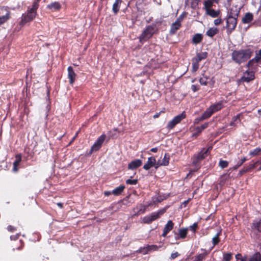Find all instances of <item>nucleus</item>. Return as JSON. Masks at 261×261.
Segmentation results:
<instances>
[{
  "label": "nucleus",
  "instance_id": "f257e3e1",
  "mask_svg": "<svg viewBox=\"0 0 261 261\" xmlns=\"http://www.w3.org/2000/svg\"><path fill=\"white\" fill-rule=\"evenodd\" d=\"M239 11L237 9L234 11L231 9L229 15L226 20V29L228 34H230L236 28L237 24V19Z\"/></svg>",
  "mask_w": 261,
  "mask_h": 261
},
{
  "label": "nucleus",
  "instance_id": "f03ea898",
  "mask_svg": "<svg viewBox=\"0 0 261 261\" xmlns=\"http://www.w3.org/2000/svg\"><path fill=\"white\" fill-rule=\"evenodd\" d=\"M223 101H221L217 103L211 105L206 109L201 116L197 118L196 120L199 122L208 118L213 113L221 110L223 107Z\"/></svg>",
  "mask_w": 261,
  "mask_h": 261
},
{
  "label": "nucleus",
  "instance_id": "7ed1b4c3",
  "mask_svg": "<svg viewBox=\"0 0 261 261\" xmlns=\"http://www.w3.org/2000/svg\"><path fill=\"white\" fill-rule=\"evenodd\" d=\"M37 9V3L33 4L32 8L28 9L27 13L22 15L20 24L23 25L27 22L33 20L36 16Z\"/></svg>",
  "mask_w": 261,
  "mask_h": 261
},
{
  "label": "nucleus",
  "instance_id": "20e7f679",
  "mask_svg": "<svg viewBox=\"0 0 261 261\" xmlns=\"http://www.w3.org/2000/svg\"><path fill=\"white\" fill-rule=\"evenodd\" d=\"M250 56V51L248 50H234L232 54L233 60L238 63L245 61Z\"/></svg>",
  "mask_w": 261,
  "mask_h": 261
},
{
  "label": "nucleus",
  "instance_id": "39448f33",
  "mask_svg": "<svg viewBox=\"0 0 261 261\" xmlns=\"http://www.w3.org/2000/svg\"><path fill=\"white\" fill-rule=\"evenodd\" d=\"M155 31V28L152 25H148L143 32L140 36V41L142 42L150 38Z\"/></svg>",
  "mask_w": 261,
  "mask_h": 261
},
{
  "label": "nucleus",
  "instance_id": "423d86ee",
  "mask_svg": "<svg viewBox=\"0 0 261 261\" xmlns=\"http://www.w3.org/2000/svg\"><path fill=\"white\" fill-rule=\"evenodd\" d=\"M164 212V210H161L158 212L153 213L149 215L143 217L142 221L144 223H150L151 222L159 218Z\"/></svg>",
  "mask_w": 261,
  "mask_h": 261
},
{
  "label": "nucleus",
  "instance_id": "0eeeda50",
  "mask_svg": "<svg viewBox=\"0 0 261 261\" xmlns=\"http://www.w3.org/2000/svg\"><path fill=\"white\" fill-rule=\"evenodd\" d=\"M186 117L185 112L178 115L174 117L171 121H170L167 124V128L169 129H172L177 124L179 123L182 119Z\"/></svg>",
  "mask_w": 261,
  "mask_h": 261
},
{
  "label": "nucleus",
  "instance_id": "6e6552de",
  "mask_svg": "<svg viewBox=\"0 0 261 261\" xmlns=\"http://www.w3.org/2000/svg\"><path fill=\"white\" fill-rule=\"evenodd\" d=\"M106 138V136L105 134H102L100 136H99L91 147L90 151L93 152L98 150L101 147Z\"/></svg>",
  "mask_w": 261,
  "mask_h": 261
},
{
  "label": "nucleus",
  "instance_id": "1a4fd4ad",
  "mask_svg": "<svg viewBox=\"0 0 261 261\" xmlns=\"http://www.w3.org/2000/svg\"><path fill=\"white\" fill-rule=\"evenodd\" d=\"M257 63H261V51H259L254 59L250 60L247 66L251 69H254L257 66Z\"/></svg>",
  "mask_w": 261,
  "mask_h": 261
},
{
  "label": "nucleus",
  "instance_id": "9d476101",
  "mask_svg": "<svg viewBox=\"0 0 261 261\" xmlns=\"http://www.w3.org/2000/svg\"><path fill=\"white\" fill-rule=\"evenodd\" d=\"M157 166V161L155 159L153 156H150L148 158L147 161L143 166L144 169L145 170H149L150 168L154 167L155 168H158Z\"/></svg>",
  "mask_w": 261,
  "mask_h": 261
},
{
  "label": "nucleus",
  "instance_id": "9b49d317",
  "mask_svg": "<svg viewBox=\"0 0 261 261\" xmlns=\"http://www.w3.org/2000/svg\"><path fill=\"white\" fill-rule=\"evenodd\" d=\"M182 17L181 16H180L177 19L175 22L172 23L170 29L171 33L174 34L180 28L181 26L180 22L182 21Z\"/></svg>",
  "mask_w": 261,
  "mask_h": 261
},
{
  "label": "nucleus",
  "instance_id": "f8f14e48",
  "mask_svg": "<svg viewBox=\"0 0 261 261\" xmlns=\"http://www.w3.org/2000/svg\"><path fill=\"white\" fill-rule=\"evenodd\" d=\"M254 75L253 71H246L244 73L243 76L242 77L243 82H249L254 79Z\"/></svg>",
  "mask_w": 261,
  "mask_h": 261
},
{
  "label": "nucleus",
  "instance_id": "ddd939ff",
  "mask_svg": "<svg viewBox=\"0 0 261 261\" xmlns=\"http://www.w3.org/2000/svg\"><path fill=\"white\" fill-rule=\"evenodd\" d=\"M170 156L168 153H165L162 160H159L157 161L156 167L161 166H167L169 163Z\"/></svg>",
  "mask_w": 261,
  "mask_h": 261
},
{
  "label": "nucleus",
  "instance_id": "4468645a",
  "mask_svg": "<svg viewBox=\"0 0 261 261\" xmlns=\"http://www.w3.org/2000/svg\"><path fill=\"white\" fill-rule=\"evenodd\" d=\"M174 226V223L171 220H169L165 226L162 236L166 237L167 233L171 231Z\"/></svg>",
  "mask_w": 261,
  "mask_h": 261
},
{
  "label": "nucleus",
  "instance_id": "2eb2a0df",
  "mask_svg": "<svg viewBox=\"0 0 261 261\" xmlns=\"http://www.w3.org/2000/svg\"><path fill=\"white\" fill-rule=\"evenodd\" d=\"M67 70H68V77L69 79L70 84L72 85L74 82L75 78L76 76V74L75 73L74 71H73V68L71 66L68 67Z\"/></svg>",
  "mask_w": 261,
  "mask_h": 261
},
{
  "label": "nucleus",
  "instance_id": "dca6fc26",
  "mask_svg": "<svg viewBox=\"0 0 261 261\" xmlns=\"http://www.w3.org/2000/svg\"><path fill=\"white\" fill-rule=\"evenodd\" d=\"M212 149V147H210L207 149H203L201 152L199 153V154L197 155V160H201L203 159H204L206 156H207L210 152V150Z\"/></svg>",
  "mask_w": 261,
  "mask_h": 261
},
{
  "label": "nucleus",
  "instance_id": "f3484780",
  "mask_svg": "<svg viewBox=\"0 0 261 261\" xmlns=\"http://www.w3.org/2000/svg\"><path fill=\"white\" fill-rule=\"evenodd\" d=\"M253 19V15L251 13L248 12L245 14L242 19V21L244 24L250 23Z\"/></svg>",
  "mask_w": 261,
  "mask_h": 261
},
{
  "label": "nucleus",
  "instance_id": "a211bd4d",
  "mask_svg": "<svg viewBox=\"0 0 261 261\" xmlns=\"http://www.w3.org/2000/svg\"><path fill=\"white\" fill-rule=\"evenodd\" d=\"M142 164L141 160L138 159L135 160L132 162H131L128 164V168L130 169H135L139 167H140Z\"/></svg>",
  "mask_w": 261,
  "mask_h": 261
},
{
  "label": "nucleus",
  "instance_id": "6ab92c4d",
  "mask_svg": "<svg viewBox=\"0 0 261 261\" xmlns=\"http://www.w3.org/2000/svg\"><path fill=\"white\" fill-rule=\"evenodd\" d=\"M206 14L212 17H217L220 14V11H216L212 8L205 10Z\"/></svg>",
  "mask_w": 261,
  "mask_h": 261
},
{
  "label": "nucleus",
  "instance_id": "aec40b11",
  "mask_svg": "<svg viewBox=\"0 0 261 261\" xmlns=\"http://www.w3.org/2000/svg\"><path fill=\"white\" fill-rule=\"evenodd\" d=\"M48 9H50L53 11L58 10L61 8V5L58 2H54L47 6Z\"/></svg>",
  "mask_w": 261,
  "mask_h": 261
},
{
  "label": "nucleus",
  "instance_id": "412c9836",
  "mask_svg": "<svg viewBox=\"0 0 261 261\" xmlns=\"http://www.w3.org/2000/svg\"><path fill=\"white\" fill-rule=\"evenodd\" d=\"M202 39V36L200 34H196L194 35L192 38V42L194 44H198L199 43Z\"/></svg>",
  "mask_w": 261,
  "mask_h": 261
},
{
  "label": "nucleus",
  "instance_id": "4be33fe9",
  "mask_svg": "<svg viewBox=\"0 0 261 261\" xmlns=\"http://www.w3.org/2000/svg\"><path fill=\"white\" fill-rule=\"evenodd\" d=\"M218 33V30L217 28L213 27L209 29L206 32V35L211 37H213L214 35Z\"/></svg>",
  "mask_w": 261,
  "mask_h": 261
},
{
  "label": "nucleus",
  "instance_id": "5701e85b",
  "mask_svg": "<svg viewBox=\"0 0 261 261\" xmlns=\"http://www.w3.org/2000/svg\"><path fill=\"white\" fill-rule=\"evenodd\" d=\"M248 261H261V255L258 252H256L250 256Z\"/></svg>",
  "mask_w": 261,
  "mask_h": 261
},
{
  "label": "nucleus",
  "instance_id": "b1692460",
  "mask_svg": "<svg viewBox=\"0 0 261 261\" xmlns=\"http://www.w3.org/2000/svg\"><path fill=\"white\" fill-rule=\"evenodd\" d=\"M125 186L123 185H120L118 187H117L113 190L112 193L115 195H120L122 191L124 190Z\"/></svg>",
  "mask_w": 261,
  "mask_h": 261
},
{
  "label": "nucleus",
  "instance_id": "393cba45",
  "mask_svg": "<svg viewBox=\"0 0 261 261\" xmlns=\"http://www.w3.org/2000/svg\"><path fill=\"white\" fill-rule=\"evenodd\" d=\"M208 125V123H205L200 126L197 127L196 128V133L195 135H198L203 129L206 128Z\"/></svg>",
  "mask_w": 261,
  "mask_h": 261
},
{
  "label": "nucleus",
  "instance_id": "a878e982",
  "mask_svg": "<svg viewBox=\"0 0 261 261\" xmlns=\"http://www.w3.org/2000/svg\"><path fill=\"white\" fill-rule=\"evenodd\" d=\"M207 57V53L203 52L201 53L198 54L194 58V59L197 60L198 62H200V61L205 59Z\"/></svg>",
  "mask_w": 261,
  "mask_h": 261
},
{
  "label": "nucleus",
  "instance_id": "bb28decb",
  "mask_svg": "<svg viewBox=\"0 0 261 261\" xmlns=\"http://www.w3.org/2000/svg\"><path fill=\"white\" fill-rule=\"evenodd\" d=\"M188 228H181L179 230V237L178 238L184 239L186 238Z\"/></svg>",
  "mask_w": 261,
  "mask_h": 261
},
{
  "label": "nucleus",
  "instance_id": "cd10ccee",
  "mask_svg": "<svg viewBox=\"0 0 261 261\" xmlns=\"http://www.w3.org/2000/svg\"><path fill=\"white\" fill-rule=\"evenodd\" d=\"M221 234V231L217 233V234L213 238L212 242L214 246H215L220 242L219 236Z\"/></svg>",
  "mask_w": 261,
  "mask_h": 261
},
{
  "label": "nucleus",
  "instance_id": "c85d7f7f",
  "mask_svg": "<svg viewBox=\"0 0 261 261\" xmlns=\"http://www.w3.org/2000/svg\"><path fill=\"white\" fill-rule=\"evenodd\" d=\"M10 13L9 12L4 15L0 17V25L6 22L10 18Z\"/></svg>",
  "mask_w": 261,
  "mask_h": 261
},
{
  "label": "nucleus",
  "instance_id": "c756f323",
  "mask_svg": "<svg viewBox=\"0 0 261 261\" xmlns=\"http://www.w3.org/2000/svg\"><path fill=\"white\" fill-rule=\"evenodd\" d=\"M199 67V62L194 58L192 60V71H196Z\"/></svg>",
  "mask_w": 261,
  "mask_h": 261
},
{
  "label": "nucleus",
  "instance_id": "7c9ffc66",
  "mask_svg": "<svg viewBox=\"0 0 261 261\" xmlns=\"http://www.w3.org/2000/svg\"><path fill=\"white\" fill-rule=\"evenodd\" d=\"M121 4L120 2H117L115 1V2L113 5V11L116 14L117 13L119 10V5Z\"/></svg>",
  "mask_w": 261,
  "mask_h": 261
},
{
  "label": "nucleus",
  "instance_id": "2f4dec72",
  "mask_svg": "<svg viewBox=\"0 0 261 261\" xmlns=\"http://www.w3.org/2000/svg\"><path fill=\"white\" fill-rule=\"evenodd\" d=\"M213 4L214 3H213L209 0L205 1L204 3V7L205 10L212 8V6H213Z\"/></svg>",
  "mask_w": 261,
  "mask_h": 261
},
{
  "label": "nucleus",
  "instance_id": "473e14b6",
  "mask_svg": "<svg viewBox=\"0 0 261 261\" xmlns=\"http://www.w3.org/2000/svg\"><path fill=\"white\" fill-rule=\"evenodd\" d=\"M138 252H139L140 253H142L143 254H147L149 252L148 251V248L146 246H145V247H141L140 248L138 251H137Z\"/></svg>",
  "mask_w": 261,
  "mask_h": 261
},
{
  "label": "nucleus",
  "instance_id": "72a5a7b5",
  "mask_svg": "<svg viewBox=\"0 0 261 261\" xmlns=\"http://www.w3.org/2000/svg\"><path fill=\"white\" fill-rule=\"evenodd\" d=\"M260 152H261V148H256L252 151H250L249 154L252 156H254L258 154Z\"/></svg>",
  "mask_w": 261,
  "mask_h": 261
},
{
  "label": "nucleus",
  "instance_id": "f704fd0d",
  "mask_svg": "<svg viewBox=\"0 0 261 261\" xmlns=\"http://www.w3.org/2000/svg\"><path fill=\"white\" fill-rule=\"evenodd\" d=\"M236 258L237 259V261H246L247 257V256H244V257L242 256V255L240 253L237 254L236 255Z\"/></svg>",
  "mask_w": 261,
  "mask_h": 261
},
{
  "label": "nucleus",
  "instance_id": "c9c22d12",
  "mask_svg": "<svg viewBox=\"0 0 261 261\" xmlns=\"http://www.w3.org/2000/svg\"><path fill=\"white\" fill-rule=\"evenodd\" d=\"M207 80L208 78L206 76L203 75V76L199 79V82L201 85H206L208 82Z\"/></svg>",
  "mask_w": 261,
  "mask_h": 261
},
{
  "label": "nucleus",
  "instance_id": "e433bc0d",
  "mask_svg": "<svg viewBox=\"0 0 261 261\" xmlns=\"http://www.w3.org/2000/svg\"><path fill=\"white\" fill-rule=\"evenodd\" d=\"M232 257V254L230 253H227L223 254L224 261H229Z\"/></svg>",
  "mask_w": 261,
  "mask_h": 261
},
{
  "label": "nucleus",
  "instance_id": "4c0bfd02",
  "mask_svg": "<svg viewBox=\"0 0 261 261\" xmlns=\"http://www.w3.org/2000/svg\"><path fill=\"white\" fill-rule=\"evenodd\" d=\"M149 252L152 251H156L158 249L159 247L156 245H147Z\"/></svg>",
  "mask_w": 261,
  "mask_h": 261
},
{
  "label": "nucleus",
  "instance_id": "58836bf2",
  "mask_svg": "<svg viewBox=\"0 0 261 261\" xmlns=\"http://www.w3.org/2000/svg\"><path fill=\"white\" fill-rule=\"evenodd\" d=\"M228 165V163L226 161L220 160L219 162V166L222 168H224L226 167Z\"/></svg>",
  "mask_w": 261,
  "mask_h": 261
},
{
  "label": "nucleus",
  "instance_id": "ea45409f",
  "mask_svg": "<svg viewBox=\"0 0 261 261\" xmlns=\"http://www.w3.org/2000/svg\"><path fill=\"white\" fill-rule=\"evenodd\" d=\"M261 223V220H256L253 223V228L258 229H259V226Z\"/></svg>",
  "mask_w": 261,
  "mask_h": 261
},
{
  "label": "nucleus",
  "instance_id": "a19ab883",
  "mask_svg": "<svg viewBox=\"0 0 261 261\" xmlns=\"http://www.w3.org/2000/svg\"><path fill=\"white\" fill-rule=\"evenodd\" d=\"M21 161V155H17L16 156V160L13 163L14 164L18 166Z\"/></svg>",
  "mask_w": 261,
  "mask_h": 261
},
{
  "label": "nucleus",
  "instance_id": "79ce46f5",
  "mask_svg": "<svg viewBox=\"0 0 261 261\" xmlns=\"http://www.w3.org/2000/svg\"><path fill=\"white\" fill-rule=\"evenodd\" d=\"M197 227V223H195L192 225L189 226L187 228H188V230L190 229L193 232H195L196 231V229Z\"/></svg>",
  "mask_w": 261,
  "mask_h": 261
},
{
  "label": "nucleus",
  "instance_id": "37998d69",
  "mask_svg": "<svg viewBox=\"0 0 261 261\" xmlns=\"http://www.w3.org/2000/svg\"><path fill=\"white\" fill-rule=\"evenodd\" d=\"M246 158H243V159H241V163H239V164H237L235 166H234L233 168L234 169H238L240 166H241L246 161Z\"/></svg>",
  "mask_w": 261,
  "mask_h": 261
},
{
  "label": "nucleus",
  "instance_id": "c03bdc74",
  "mask_svg": "<svg viewBox=\"0 0 261 261\" xmlns=\"http://www.w3.org/2000/svg\"><path fill=\"white\" fill-rule=\"evenodd\" d=\"M240 116V114L237 115V116H234L232 119V121L230 122V125L231 126L234 125V122L237 121L239 119Z\"/></svg>",
  "mask_w": 261,
  "mask_h": 261
},
{
  "label": "nucleus",
  "instance_id": "a18cd8bd",
  "mask_svg": "<svg viewBox=\"0 0 261 261\" xmlns=\"http://www.w3.org/2000/svg\"><path fill=\"white\" fill-rule=\"evenodd\" d=\"M137 182V179H127L126 180V183L128 185H136Z\"/></svg>",
  "mask_w": 261,
  "mask_h": 261
},
{
  "label": "nucleus",
  "instance_id": "49530a36",
  "mask_svg": "<svg viewBox=\"0 0 261 261\" xmlns=\"http://www.w3.org/2000/svg\"><path fill=\"white\" fill-rule=\"evenodd\" d=\"M226 179V175H223L221 177V179H220V182H219L220 185L221 186H223L224 184Z\"/></svg>",
  "mask_w": 261,
  "mask_h": 261
},
{
  "label": "nucleus",
  "instance_id": "de8ad7c7",
  "mask_svg": "<svg viewBox=\"0 0 261 261\" xmlns=\"http://www.w3.org/2000/svg\"><path fill=\"white\" fill-rule=\"evenodd\" d=\"M222 21L221 18H218V19L214 20V23L215 25H218L220 24V23H221Z\"/></svg>",
  "mask_w": 261,
  "mask_h": 261
},
{
  "label": "nucleus",
  "instance_id": "09e8293b",
  "mask_svg": "<svg viewBox=\"0 0 261 261\" xmlns=\"http://www.w3.org/2000/svg\"><path fill=\"white\" fill-rule=\"evenodd\" d=\"M179 255V254L177 252H174V253H172L171 255V258L172 259H174L176 257H177Z\"/></svg>",
  "mask_w": 261,
  "mask_h": 261
},
{
  "label": "nucleus",
  "instance_id": "8fccbe9b",
  "mask_svg": "<svg viewBox=\"0 0 261 261\" xmlns=\"http://www.w3.org/2000/svg\"><path fill=\"white\" fill-rule=\"evenodd\" d=\"M258 162H256L255 163H253V164H251L249 165V167L247 169H248V171L250 170V169H253L254 168L256 167V164H257Z\"/></svg>",
  "mask_w": 261,
  "mask_h": 261
},
{
  "label": "nucleus",
  "instance_id": "3c124183",
  "mask_svg": "<svg viewBox=\"0 0 261 261\" xmlns=\"http://www.w3.org/2000/svg\"><path fill=\"white\" fill-rule=\"evenodd\" d=\"M248 171V169H247V168L242 169V170L240 171L239 174H240V176H241L244 173H245V172H247Z\"/></svg>",
  "mask_w": 261,
  "mask_h": 261
},
{
  "label": "nucleus",
  "instance_id": "603ef678",
  "mask_svg": "<svg viewBox=\"0 0 261 261\" xmlns=\"http://www.w3.org/2000/svg\"><path fill=\"white\" fill-rule=\"evenodd\" d=\"M191 89L193 92H195L198 89V87H197L196 86L194 85H192L191 86Z\"/></svg>",
  "mask_w": 261,
  "mask_h": 261
},
{
  "label": "nucleus",
  "instance_id": "864d4df0",
  "mask_svg": "<svg viewBox=\"0 0 261 261\" xmlns=\"http://www.w3.org/2000/svg\"><path fill=\"white\" fill-rule=\"evenodd\" d=\"M190 200V199L187 200H186L184 202L182 203V204H181V207H185L186 206H187V204H188V203L189 202Z\"/></svg>",
  "mask_w": 261,
  "mask_h": 261
},
{
  "label": "nucleus",
  "instance_id": "5fc2aeb1",
  "mask_svg": "<svg viewBox=\"0 0 261 261\" xmlns=\"http://www.w3.org/2000/svg\"><path fill=\"white\" fill-rule=\"evenodd\" d=\"M17 166H18L17 165H16L13 164V171L14 172H16L18 171Z\"/></svg>",
  "mask_w": 261,
  "mask_h": 261
},
{
  "label": "nucleus",
  "instance_id": "6e6d98bb",
  "mask_svg": "<svg viewBox=\"0 0 261 261\" xmlns=\"http://www.w3.org/2000/svg\"><path fill=\"white\" fill-rule=\"evenodd\" d=\"M198 1L199 0H194L193 3H192V5L194 6H197L198 5Z\"/></svg>",
  "mask_w": 261,
  "mask_h": 261
},
{
  "label": "nucleus",
  "instance_id": "4d7b16f0",
  "mask_svg": "<svg viewBox=\"0 0 261 261\" xmlns=\"http://www.w3.org/2000/svg\"><path fill=\"white\" fill-rule=\"evenodd\" d=\"M150 151L153 152H156L158 151V148L154 147L150 149Z\"/></svg>",
  "mask_w": 261,
  "mask_h": 261
},
{
  "label": "nucleus",
  "instance_id": "13d9d810",
  "mask_svg": "<svg viewBox=\"0 0 261 261\" xmlns=\"http://www.w3.org/2000/svg\"><path fill=\"white\" fill-rule=\"evenodd\" d=\"M141 207H143V210H142V209H140L139 210V212H140V213H143L144 212H145V207L144 206H141Z\"/></svg>",
  "mask_w": 261,
  "mask_h": 261
},
{
  "label": "nucleus",
  "instance_id": "bf43d9fd",
  "mask_svg": "<svg viewBox=\"0 0 261 261\" xmlns=\"http://www.w3.org/2000/svg\"><path fill=\"white\" fill-rule=\"evenodd\" d=\"M210 1L212 2L213 3H217L218 2V0H209Z\"/></svg>",
  "mask_w": 261,
  "mask_h": 261
},
{
  "label": "nucleus",
  "instance_id": "052dcab7",
  "mask_svg": "<svg viewBox=\"0 0 261 261\" xmlns=\"http://www.w3.org/2000/svg\"><path fill=\"white\" fill-rule=\"evenodd\" d=\"M13 229V228H12V227L11 226H8V229L9 230H10V231H12V229Z\"/></svg>",
  "mask_w": 261,
  "mask_h": 261
},
{
  "label": "nucleus",
  "instance_id": "680f3d73",
  "mask_svg": "<svg viewBox=\"0 0 261 261\" xmlns=\"http://www.w3.org/2000/svg\"><path fill=\"white\" fill-rule=\"evenodd\" d=\"M57 205L60 207H62V203H57Z\"/></svg>",
  "mask_w": 261,
  "mask_h": 261
},
{
  "label": "nucleus",
  "instance_id": "e2e57ef3",
  "mask_svg": "<svg viewBox=\"0 0 261 261\" xmlns=\"http://www.w3.org/2000/svg\"><path fill=\"white\" fill-rule=\"evenodd\" d=\"M40 1V0H36V1H35V2H34V3H33V4H35L36 3H37L38 7V6H39V4H38V3H39V1Z\"/></svg>",
  "mask_w": 261,
  "mask_h": 261
},
{
  "label": "nucleus",
  "instance_id": "0e129e2a",
  "mask_svg": "<svg viewBox=\"0 0 261 261\" xmlns=\"http://www.w3.org/2000/svg\"><path fill=\"white\" fill-rule=\"evenodd\" d=\"M110 194V192H105V194H106V195H109V194Z\"/></svg>",
  "mask_w": 261,
  "mask_h": 261
},
{
  "label": "nucleus",
  "instance_id": "69168bd1",
  "mask_svg": "<svg viewBox=\"0 0 261 261\" xmlns=\"http://www.w3.org/2000/svg\"><path fill=\"white\" fill-rule=\"evenodd\" d=\"M158 116H159V115L156 114V115H155L153 116V117H154V118H157V117H158Z\"/></svg>",
  "mask_w": 261,
  "mask_h": 261
},
{
  "label": "nucleus",
  "instance_id": "338daca9",
  "mask_svg": "<svg viewBox=\"0 0 261 261\" xmlns=\"http://www.w3.org/2000/svg\"><path fill=\"white\" fill-rule=\"evenodd\" d=\"M258 113L259 114L261 113V109H260V110H258Z\"/></svg>",
  "mask_w": 261,
  "mask_h": 261
},
{
  "label": "nucleus",
  "instance_id": "774afa93",
  "mask_svg": "<svg viewBox=\"0 0 261 261\" xmlns=\"http://www.w3.org/2000/svg\"><path fill=\"white\" fill-rule=\"evenodd\" d=\"M77 133H76V135H75V136L74 137V138H73V139H74L75 138V137H76V136H77Z\"/></svg>",
  "mask_w": 261,
  "mask_h": 261
}]
</instances>
